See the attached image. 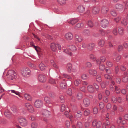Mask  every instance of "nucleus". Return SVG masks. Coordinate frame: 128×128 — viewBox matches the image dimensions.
Segmentation results:
<instances>
[{"mask_svg":"<svg viewBox=\"0 0 128 128\" xmlns=\"http://www.w3.org/2000/svg\"><path fill=\"white\" fill-rule=\"evenodd\" d=\"M18 121L20 125L22 126H27L28 121L26 119L23 117H19L18 118Z\"/></svg>","mask_w":128,"mask_h":128,"instance_id":"nucleus-1","label":"nucleus"},{"mask_svg":"<svg viewBox=\"0 0 128 128\" xmlns=\"http://www.w3.org/2000/svg\"><path fill=\"white\" fill-rule=\"evenodd\" d=\"M21 72L22 75L25 77L29 76L30 74V71L28 68H23L21 70Z\"/></svg>","mask_w":128,"mask_h":128,"instance_id":"nucleus-2","label":"nucleus"},{"mask_svg":"<svg viewBox=\"0 0 128 128\" xmlns=\"http://www.w3.org/2000/svg\"><path fill=\"white\" fill-rule=\"evenodd\" d=\"M68 49L72 51H75L76 50V47L74 45L70 46L68 47L67 49L64 50V52L66 54L70 56L72 55V53L70 51H69Z\"/></svg>","mask_w":128,"mask_h":128,"instance_id":"nucleus-3","label":"nucleus"},{"mask_svg":"<svg viewBox=\"0 0 128 128\" xmlns=\"http://www.w3.org/2000/svg\"><path fill=\"white\" fill-rule=\"evenodd\" d=\"M6 75L10 79L13 80L16 78V74L14 71L10 70L8 71L6 74Z\"/></svg>","mask_w":128,"mask_h":128,"instance_id":"nucleus-4","label":"nucleus"},{"mask_svg":"<svg viewBox=\"0 0 128 128\" xmlns=\"http://www.w3.org/2000/svg\"><path fill=\"white\" fill-rule=\"evenodd\" d=\"M50 47L51 50L54 51H55L56 50L57 47L59 50H60L61 48V46L60 44H56L54 43L51 44Z\"/></svg>","mask_w":128,"mask_h":128,"instance_id":"nucleus-5","label":"nucleus"},{"mask_svg":"<svg viewBox=\"0 0 128 128\" xmlns=\"http://www.w3.org/2000/svg\"><path fill=\"white\" fill-rule=\"evenodd\" d=\"M25 106L27 110L30 112L33 113L34 112V110L32 105L29 103H26Z\"/></svg>","mask_w":128,"mask_h":128,"instance_id":"nucleus-6","label":"nucleus"},{"mask_svg":"<svg viewBox=\"0 0 128 128\" xmlns=\"http://www.w3.org/2000/svg\"><path fill=\"white\" fill-rule=\"evenodd\" d=\"M108 24V22L106 19L102 20L101 21V25L104 28H106Z\"/></svg>","mask_w":128,"mask_h":128,"instance_id":"nucleus-7","label":"nucleus"},{"mask_svg":"<svg viewBox=\"0 0 128 128\" xmlns=\"http://www.w3.org/2000/svg\"><path fill=\"white\" fill-rule=\"evenodd\" d=\"M42 102L40 100H36L34 102V106L37 108H40L42 106Z\"/></svg>","mask_w":128,"mask_h":128,"instance_id":"nucleus-8","label":"nucleus"},{"mask_svg":"<svg viewBox=\"0 0 128 128\" xmlns=\"http://www.w3.org/2000/svg\"><path fill=\"white\" fill-rule=\"evenodd\" d=\"M64 38L68 40H71L73 38V36L71 33L68 32L65 34Z\"/></svg>","mask_w":128,"mask_h":128,"instance_id":"nucleus-9","label":"nucleus"},{"mask_svg":"<svg viewBox=\"0 0 128 128\" xmlns=\"http://www.w3.org/2000/svg\"><path fill=\"white\" fill-rule=\"evenodd\" d=\"M92 125L94 126H96L97 128H99L101 126L102 123L100 121L97 122L96 120H94L92 122Z\"/></svg>","mask_w":128,"mask_h":128,"instance_id":"nucleus-10","label":"nucleus"},{"mask_svg":"<svg viewBox=\"0 0 128 128\" xmlns=\"http://www.w3.org/2000/svg\"><path fill=\"white\" fill-rule=\"evenodd\" d=\"M83 104L86 107L88 106L90 103V101L89 98H85L83 100Z\"/></svg>","mask_w":128,"mask_h":128,"instance_id":"nucleus-11","label":"nucleus"},{"mask_svg":"<svg viewBox=\"0 0 128 128\" xmlns=\"http://www.w3.org/2000/svg\"><path fill=\"white\" fill-rule=\"evenodd\" d=\"M38 80L41 82H44L46 81L45 76L43 75H40L38 76Z\"/></svg>","mask_w":128,"mask_h":128,"instance_id":"nucleus-12","label":"nucleus"},{"mask_svg":"<svg viewBox=\"0 0 128 128\" xmlns=\"http://www.w3.org/2000/svg\"><path fill=\"white\" fill-rule=\"evenodd\" d=\"M43 115L45 117H48L50 115V112L46 110H44L42 111Z\"/></svg>","mask_w":128,"mask_h":128,"instance_id":"nucleus-13","label":"nucleus"},{"mask_svg":"<svg viewBox=\"0 0 128 128\" xmlns=\"http://www.w3.org/2000/svg\"><path fill=\"white\" fill-rule=\"evenodd\" d=\"M128 73L126 72H125L124 73V75L122 76V81L124 82H126L128 80V76L127 75Z\"/></svg>","mask_w":128,"mask_h":128,"instance_id":"nucleus-14","label":"nucleus"},{"mask_svg":"<svg viewBox=\"0 0 128 128\" xmlns=\"http://www.w3.org/2000/svg\"><path fill=\"white\" fill-rule=\"evenodd\" d=\"M100 10V9L99 7H95L93 8L92 12L93 14H96L98 13Z\"/></svg>","mask_w":128,"mask_h":128,"instance_id":"nucleus-15","label":"nucleus"},{"mask_svg":"<svg viewBox=\"0 0 128 128\" xmlns=\"http://www.w3.org/2000/svg\"><path fill=\"white\" fill-rule=\"evenodd\" d=\"M87 90L90 93H93L94 91V88L92 85H91L88 86Z\"/></svg>","mask_w":128,"mask_h":128,"instance_id":"nucleus-16","label":"nucleus"},{"mask_svg":"<svg viewBox=\"0 0 128 128\" xmlns=\"http://www.w3.org/2000/svg\"><path fill=\"white\" fill-rule=\"evenodd\" d=\"M5 116L8 118H9L12 116V114L8 110H6L4 112Z\"/></svg>","mask_w":128,"mask_h":128,"instance_id":"nucleus-17","label":"nucleus"},{"mask_svg":"<svg viewBox=\"0 0 128 128\" xmlns=\"http://www.w3.org/2000/svg\"><path fill=\"white\" fill-rule=\"evenodd\" d=\"M116 8L118 10H123L124 6L121 4H117L116 5Z\"/></svg>","mask_w":128,"mask_h":128,"instance_id":"nucleus-18","label":"nucleus"},{"mask_svg":"<svg viewBox=\"0 0 128 128\" xmlns=\"http://www.w3.org/2000/svg\"><path fill=\"white\" fill-rule=\"evenodd\" d=\"M108 11V8L107 7L103 6L102 8V12L103 14H106Z\"/></svg>","mask_w":128,"mask_h":128,"instance_id":"nucleus-19","label":"nucleus"},{"mask_svg":"<svg viewBox=\"0 0 128 128\" xmlns=\"http://www.w3.org/2000/svg\"><path fill=\"white\" fill-rule=\"evenodd\" d=\"M76 40L79 42H81L82 40V37L80 35L78 34H76L75 35Z\"/></svg>","mask_w":128,"mask_h":128,"instance_id":"nucleus-20","label":"nucleus"},{"mask_svg":"<svg viewBox=\"0 0 128 128\" xmlns=\"http://www.w3.org/2000/svg\"><path fill=\"white\" fill-rule=\"evenodd\" d=\"M78 21V20L77 18H73L71 19L68 21V23L72 24H75Z\"/></svg>","mask_w":128,"mask_h":128,"instance_id":"nucleus-21","label":"nucleus"},{"mask_svg":"<svg viewBox=\"0 0 128 128\" xmlns=\"http://www.w3.org/2000/svg\"><path fill=\"white\" fill-rule=\"evenodd\" d=\"M109 84V82L108 81L103 82L101 84V86L102 88H105L106 86L108 85Z\"/></svg>","mask_w":128,"mask_h":128,"instance_id":"nucleus-22","label":"nucleus"},{"mask_svg":"<svg viewBox=\"0 0 128 128\" xmlns=\"http://www.w3.org/2000/svg\"><path fill=\"white\" fill-rule=\"evenodd\" d=\"M95 46L94 43H90L87 45V48L89 50H91L93 49Z\"/></svg>","mask_w":128,"mask_h":128,"instance_id":"nucleus-23","label":"nucleus"},{"mask_svg":"<svg viewBox=\"0 0 128 128\" xmlns=\"http://www.w3.org/2000/svg\"><path fill=\"white\" fill-rule=\"evenodd\" d=\"M78 10L80 12H83L84 11L85 8L82 6H79L78 7Z\"/></svg>","mask_w":128,"mask_h":128,"instance_id":"nucleus-24","label":"nucleus"},{"mask_svg":"<svg viewBox=\"0 0 128 128\" xmlns=\"http://www.w3.org/2000/svg\"><path fill=\"white\" fill-rule=\"evenodd\" d=\"M89 72L90 74L94 76L96 75L97 73L96 71L94 69L90 70Z\"/></svg>","mask_w":128,"mask_h":128,"instance_id":"nucleus-25","label":"nucleus"},{"mask_svg":"<svg viewBox=\"0 0 128 128\" xmlns=\"http://www.w3.org/2000/svg\"><path fill=\"white\" fill-rule=\"evenodd\" d=\"M39 68L41 70H44L46 68L45 65L42 63H41L39 64Z\"/></svg>","mask_w":128,"mask_h":128,"instance_id":"nucleus-26","label":"nucleus"},{"mask_svg":"<svg viewBox=\"0 0 128 128\" xmlns=\"http://www.w3.org/2000/svg\"><path fill=\"white\" fill-rule=\"evenodd\" d=\"M83 97V95L80 92H78L77 93L76 95V97L77 99L78 100L81 99Z\"/></svg>","mask_w":128,"mask_h":128,"instance_id":"nucleus-27","label":"nucleus"},{"mask_svg":"<svg viewBox=\"0 0 128 128\" xmlns=\"http://www.w3.org/2000/svg\"><path fill=\"white\" fill-rule=\"evenodd\" d=\"M104 44V40H100L99 41L98 45L99 46L101 47H102L103 46Z\"/></svg>","mask_w":128,"mask_h":128,"instance_id":"nucleus-28","label":"nucleus"},{"mask_svg":"<svg viewBox=\"0 0 128 128\" xmlns=\"http://www.w3.org/2000/svg\"><path fill=\"white\" fill-rule=\"evenodd\" d=\"M119 34L120 35H122L123 34L124 29L122 27H120L118 28Z\"/></svg>","mask_w":128,"mask_h":128,"instance_id":"nucleus-29","label":"nucleus"},{"mask_svg":"<svg viewBox=\"0 0 128 128\" xmlns=\"http://www.w3.org/2000/svg\"><path fill=\"white\" fill-rule=\"evenodd\" d=\"M24 96L26 99L27 100H30L32 99V97L30 95L27 94H24Z\"/></svg>","mask_w":128,"mask_h":128,"instance_id":"nucleus-30","label":"nucleus"},{"mask_svg":"<svg viewBox=\"0 0 128 128\" xmlns=\"http://www.w3.org/2000/svg\"><path fill=\"white\" fill-rule=\"evenodd\" d=\"M60 87L62 89L65 88L66 87V84L65 82H62L60 84Z\"/></svg>","mask_w":128,"mask_h":128,"instance_id":"nucleus-31","label":"nucleus"},{"mask_svg":"<svg viewBox=\"0 0 128 128\" xmlns=\"http://www.w3.org/2000/svg\"><path fill=\"white\" fill-rule=\"evenodd\" d=\"M83 34L84 35H89L90 34V32L88 29L85 30L83 32Z\"/></svg>","mask_w":128,"mask_h":128,"instance_id":"nucleus-32","label":"nucleus"},{"mask_svg":"<svg viewBox=\"0 0 128 128\" xmlns=\"http://www.w3.org/2000/svg\"><path fill=\"white\" fill-rule=\"evenodd\" d=\"M81 82V81L80 80H76L74 81V84L76 86H78L80 83Z\"/></svg>","mask_w":128,"mask_h":128,"instance_id":"nucleus-33","label":"nucleus"},{"mask_svg":"<svg viewBox=\"0 0 128 128\" xmlns=\"http://www.w3.org/2000/svg\"><path fill=\"white\" fill-rule=\"evenodd\" d=\"M38 126V124L35 122H33L31 124L32 128H36Z\"/></svg>","mask_w":128,"mask_h":128,"instance_id":"nucleus-34","label":"nucleus"},{"mask_svg":"<svg viewBox=\"0 0 128 128\" xmlns=\"http://www.w3.org/2000/svg\"><path fill=\"white\" fill-rule=\"evenodd\" d=\"M72 64H68L67 66V68L68 71L70 72L71 71Z\"/></svg>","mask_w":128,"mask_h":128,"instance_id":"nucleus-35","label":"nucleus"},{"mask_svg":"<svg viewBox=\"0 0 128 128\" xmlns=\"http://www.w3.org/2000/svg\"><path fill=\"white\" fill-rule=\"evenodd\" d=\"M88 74H84L82 75V78L83 80H86L88 78Z\"/></svg>","mask_w":128,"mask_h":128,"instance_id":"nucleus-36","label":"nucleus"},{"mask_svg":"<svg viewBox=\"0 0 128 128\" xmlns=\"http://www.w3.org/2000/svg\"><path fill=\"white\" fill-rule=\"evenodd\" d=\"M58 2L61 5L64 4H66V0H57Z\"/></svg>","mask_w":128,"mask_h":128,"instance_id":"nucleus-37","label":"nucleus"},{"mask_svg":"<svg viewBox=\"0 0 128 128\" xmlns=\"http://www.w3.org/2000/svg\"><path fill=\"white\" fill-rule=\"evenodd\" d=\"M51 63L53 66L56 69L58 68V67L57 65L56 64V63L54 62V61L53 60H51Z\"/></svg>","mask_w":128,"mask_h":128,"instance_id":"nucleus-38","label":"nucleus"},{"mask_svg":"<svg viewBox=\"0 0 128 128\" xmlns=\"http://www.w3.org/2000/svg\"><path fill=\"white\" fill-rule=\"evenodd\" d=\"M96 80L98 82H100L101 81V78L100 75H98L96 78Z\"/></svg>","mask_w":128,"mask_h":128,"instance_id":"nucleus-39","label":"nucleus"},{"mask_svg":"<svg viewBox=\"0 0 128 128\" xmlns=\"http://www.w3.org/2000/svg\"><path fill=\"white\" fill-rule=\"evenodd\" d=\"M9 91H11L12 93H14L16 95H18V96H20V92L18 91H16L15 90H9Z\"/></svg>","mask_w":128,"mask_h":128,"instance_id":"nucleus-40","label":"nucleus"},{"mask_svg":"<svg viewBox=\"0 0 128 128\" xmlns=\"http://www.w3.org/2000/svg\"><path fill=\"white\" fill-rule=\"evenodd\" d=\"M98 112V108L96 107H94L93 110V112L94 114H97Z\"/></svg>","mask_w":128,"mask_h":128,"instance_id":"nucleus-41","label":"nucleus"},{"mask_svg":"<svg viewBox=\"0 0 128 128\" xmlns=\"http://www.w3.org/2000/svg\"><path fill=\"white\" fill-rule=\"evenodd\" d=\"M88 24L89 26L90 27H92L93 26L94 24L91 20H89L88 22Z\"/></svg>","mask_w":128,"mask_h":128,"instance_id":"nucleus-42","label":"nucleus"},{"mask_svg":"<svg viewBox=\"0 0 128 128\" xmlns=\"http://www.w3.org/2000/svg\"><path fill=\"white\" fill-rule=\"evenodd\" d=\"M63 76L64 77L69 79H71V77L68 75L65 74H63Z\"/></svg>","mask_w":128,"mask_h":128,"instance_id":"nucleus-43","label":"nucleus"},{"mask_svg":"<svg viewBox=\"0 0 128 128\" xmlns=\"http://www.w3.org/2000/svg\"><path fill=\"white\" fill-rule=\"evenodd\" d=\"M90 113V111L86 109L84 112V114L85 116H88Z\"/></svg>","mask_w":128,"mask_h":128,"instance_id":"nucleus-44","label":"nucleus"},{"mask_svg":"<svg viewBox=\"0 0 128 128\" xmlns=\"http://www.w3.org/2000/svg\"><path fill=\"white\" fill-rule=\"evenodd\" d=\"M104 103L100 102L99 103V106L100 110L102 109L104 107Z\"/></svg>","mask_w":128,"mask_h":128,"instance_id":"nucleus-45","label":"nucleus"},{"mask_svg":"<svg viewBox=\"0 0 128 128\" xmlns=\"http://www.w3.org/2000/svg\"><path fill=\"white\" fill-rule=\"evenodd\" d=\"M44 100L46 102V104L49 103V102H50L51 101L50 98L48 97H45L44 98Z\"/></svg>","mask_w":128,"mask_h":128,"instance_id":"nucleus-46","label":"nucleus"},{"mask_svg":"<svg viewBox=\"0 0 128 128\" xmlns=\"http://www.w3.org/2000/svg\"><path fill=\"white\" fill-rule=\"evenodd\" d=\"M67 94L70 96H71L72 94V91L70 88L68 89L67 91Z\"/></svg>","mask_w":128,"mask_h":128,"instance_id":"nucleus-47","label":"nucleus"},{"mask_svg":"<svg viewBox=\"0 0 128 128\" xmlns=\"http://www.w3.org/2000/svg\"><path fill=\"white\" fill-rule=\"evenodd\" d=\"M49 82L52 84H55L56 83V82L55 81V80L52 78H51L49 80Z\"/></svg>","mask_w":128,"mask_h":128,"instance_id":"nucleus-48","label":"nucleus"},{"mask_svg":"<svg viewBox=\"0 0 128 128\" xmlns=\"http://www.w3.org/2000/svg\"><path fill=\"white\" fill-rule=\"evenodd\" d=\"M111 14L113 16H115L117 15V13L114 10H112L111 11Z\"/></svg>","mask_w":128,"mask_h":128,"instance_id":"nucleus-49","label":"nucleus"},{"mask_svg":"<svg viewBox=\"0 0 128 128\" xmlns=\"http://www.w3.org/2000/svg\"><path fill=\"white\" fill-rule=\"evenodd\" d=\"M47 104L49 108L52 107L53 106V103L52 101L48 103Z\"/></svg>","mask_w":128,"mask_h":128,"instance_id":"nucleus-50","label":"nucleus"},{"mask_svg":"<svg viewBox=\"0 0 128 128\" xmlns=\"http://www.w3.org/2000/svg\"><path fill=\"white\" fill-rule=\"evenodd\" d=\"M106 65L109 67H111L113 64L112 62L110 61H108L106 63Z\"/></svg>","mask_w":128,"mask_h":128,"instance_id":"nucleus-51","label":"nucleus"},{"mask_svg":"<svg viewBox=\"0 0 128 128\" xmlns=\"http://www.w3.org/2000/svg\"><path fill=\"white\" fill-rule=\"evenodd\" d=\"M121 23L122 24L125 26H126L127 24V22L125 19H124L122 20Z\"/></svg>","mask_w":128,"mask_h":128,"instance_id":"nucleus-52","label":"nucleus"},{"mask_svg":"<svg viewBox=\"0 0 128 128\" xmlns=\"http://www.w3.org/2000/svg\"><path fill=\"white\" fill-rule=\"evenodd\" d=\"M112 32L113 34L115 35H117L118 34L117 30L116 28H114V29Z\"/></svg>","mask_w":128,"mask_h":128,"instance_id":"nucleus-53","label":"nucleus"},{"mask_svg":"<svg viewBox=\"0 0 128 128\" xmlns=\"http://www.w3.org/2000/svg\"><path fill=\"white\" fill-rule=\"evenodd\" d=\"M112 101L114 103L116 102L117 101L116 98L115 96H112Z\"/></svg>","mask_w":128,"mask_h":128,"instance_id":"nucleus-54","label":"nucleus"},{"mask_svg":"<svg viewBox=\"0 0 128 128\" xmlns=\"http://www.w3.org/2000/svg\"><path fill=\"white\" fill-rule=\"evenodd\" d=\"M61 110L62 112H63L66 109V106L64 104H62V105L61 107Z\"/></svg>","mask_w":128,"mask_h":128,"instance_id":"nucleus-55","label":"nucleus"},{"mask_svg":"<svg viewBox=\"0 0 128 128\" xmlns=\"http://www.w3.org/2000/svg\"><path fill=\"white\" fill-rule=\"evenodd\" d=\"M84 26V24L82 23H79L78 24L76 25V27L78 28H80L81 27H83Z\"/></svg>","mask_w":128,"mask_h":128,"instance_id":"nucleus-56","label":"nucleus"},{"mask_svg":"<svg viewBox=\"0 0 128 128\" xmlns=\"http://www.w3.org/2000/svg\"><path fill=\"white\" fill-rule=\"evenodd\" d=\"M115 90L117 94L119 93L120 92V89H118V87L116 86H115Z\"/></svg>","mask_w":128,"mask_h":128,"instance_id":"nucleus-57","label":"nucleus"},{"mask_svg":"<svg viewBox=\"0 0 128 128\" xmlns=\"http://www.w3.org/2000/svg\"><path fill=\"white\" fill-rule=\"evenodd\" d=\"M105 68V66L103 64H101L99 66L100 69L101 70H104Z\"/></svg>","mask_w":128,"mask_h":128,"instance_id":"nucleus-58","label":"nucleus"},{"mask_svg":"<svg viewBox=\"0 0 128 128\" xmlns=\"http://www.w3.org/2000/svg\"><path fill=\"white\" fill-rule=\"evenodd\" d=\"M60 101L61 102H63L64 101V98L63 96H60Z\"/></svg>","mask_w":128,"mask_h":128,"instance_id":"nucleus-59","label":"nucleus"},{"mask_svg":"<svg viewBox=\"0 0 128 128\" xmlns=\"http://www.w3.org/2000/svg\"><path fill=\"white\" fill-rule=\"evenodd\" d=\"M11 109L14 112H16L17 110V108L15 106H14L12 107V108Z\"/></svg>","mask_w":128,"mask_h":128,"instance_id":"nucleus-60","label":"nucleus"},{"mask_svg":"<svg viewBox=\"0 0 128 128\" xmlns=\"http://www.w3.org/2000/svg\"><path fill=\"white\" fill-rule=\"evenodd\" d=\"M77 126L79 128H82V124L80 122H78V123Z\"/></svg>","mask_w":128,"mask_h":128,"instance_id":"nucleus-61","label":"nucleus"},{"mask_svg":"<svg viewBox=\"0 0 128 128\" xmlns=\"http://www.w3.org/2000/svg\"><path fill=\"white\" fill-rule=\"evenodd\" d=\"M104 76L105 78L108 79H110L111 78L110 76L108 74H105Z\"/></svg>","mask_w":128,"mask_h":128,"instance_id":"nucleus-62","label":"nucleus"},{"mask_svg":"<svg viewBox=\"0 0 128 128\" xmlns=\"http://www.w3.org/2000/svg\"><path fill=\"white\" fill-rule=\"evenodd\" d=\"M86 67L90 68L92 66V64L90 62H88L86 64Z\"/></svg>","mask_w":128,"mask_h":128,"instance_id":"nucleus-63","label":"nucleus"},{"mask_svg":"<svg viewBox=\"0 0 128 128\" xmlns=\"http://www.w3.org/2000/svg\"><path fill=\"white\" fill-rule=\"evenodd\" d=\"M123 49V47L122 46L120 45L119 46L118 48V52H120L122 51V50Z\"/></svg>","mask_w":128,"mask_h":128,"instance_id":"nucleus-64","label":"nucleus"}]
</instances>
